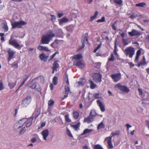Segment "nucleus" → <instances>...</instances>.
I'll list each match as a JSON object with an SVG mask.
<instances>
[{
    "mask_svg": "<svg viewBox=\"0 0 149 149\" xmlns=\"http://www.w3.org/2000/svg\"><path fill=\"white\" fill-rule=\"evenodd\" d=\"M41 133L43 136V139L45 140H46L47 137L49 133V131L48 130L46 129L43 130L42 132Z\"/></svg>",
    "mask_w": 149,
    "mask_h": 149,
    "instance_id": "17",
    "label": "nucleus"
},
{
    "mask_svg": "<svg viewBox=\"0 0 149 149\" xmlns=\"http://www.w3.org/2000/svg\"><path fill=\"white\" fill-rule=\"evenodd\" d=\"M58 61H55L52 65V68L55 69L56 71H57V69L59 67V64L57 63Z\"/></svg>",
    "mask_w": 149,
    "mask_h": 149,
    "instance_id": "28",
    "label": "nucleus"
},
{
    "mask_svg": "<svg viewBox=\"0 0 149 149\" xmlns=\"http://www.w3.org/2000/svg\"><path fill=\"white\" fill-rule=\"evenodd\" d=\"M63 15V13H58L57 14V17L58 18H61Z\"/></svg>",
    "mask_w": 149,
    "mask_h": 149,
    "instance_id": "64",
    "label": "nucleus"
},
{
    "mask_svg": "<svg viewBox=\"0 0 149 149\" xmlns=\"http://www.w3.org/2000/svg\"><path fill=\"white\" fill-rule=\"evenodd\" d=\"M56 37L63 38L64 36L62 30L61 29H58L56 31Z\"/></svg>",
    "mask_w": 149,
    "mask_h": 149,
    "instance_id": "16",
    "label": "nucleus"
},
{
    "mask_svg": "<svg viewBox=\"0 0 149 149\" xmlns=\"http://www.w3.org/2000/svg\"><path fill=\"white\" fill-rule=\"evenodd\" d=\"M128 34L131 37L135 36H140L141 35L140 32L134 29H132L131 31L129 32Z\"/></svg>",
    "mask_w": 149,
    "mask_h": 149,
    "instance_id": "12",
    "label": "nucleus"
},
{
    "mask_svg": "<svg viewBox=\"0 0 149 149\" xmlns=\"http://www.w3.org/2000/svg\"><path fill=\"white\" fill-rule=\"evenodd\" d=\"M54 101L52 100H50L48 101V107L52 106L54 104Z\"/></svg>",
    "mask_w": 149,
    "mask_h": 149,
    "instance_id": "44",
    "label": "nucleus"
},
{
    "mask_svg": "<svg viewBox=\"0 0 149 149\" xmlns=\"http://www.w3.org/2000/svg\"><path fill=\"white\" fill-rule=\"evenodd\" d=\"M45 123L44 122H42L40 125V127H38V129H40V128H42L43 127L45 126Z\"/></svg>",
    "mask_w": 149,
    "mask_h": 149,
    "instance_id": "62",
    "label": "nucleus"
},
{
    "mask_svg": "<svg viewBox=\"0 0 149 149\" xmlns=\"http://www.w3.org/2000/svg\"><path fill=\"white\" fill-rule=\"evenodd\" d=\"M50 16L52 17L51 20L53 22H54L56 20V16L55 15H51Z\"/></svg>",
    "mask_w": 149,
    "mask_h": 149,
    "instance_id": "55",
    "label": "nucleus"
},
{
    "mask_svg": "<svg viewBox=\"0 0 149 149\" xmlns=\"http://www.w3.org/2000/svg\"><path fill=\"white\" fill-rule=\"evenodd\" d=\"M32 97L30 95H28L22 101V105L23 107L27 106L31 101Z\"/></svg>",
    "mask_w": 149,
    "mask_h": 149,
    "instance_id": "4",
    "label": "nucleus"
},
{
    "mask_svg": "<svg viewBox=\"0 0 149 149\" xmlns=\"http://www.w3.org/2000/svg\"><path fill=\"white\" fill-rule=\"evenodd\" d=\"M97 104L100 107L101 111L102 112H104L105 111L104 105L103 104L101 101L100 100H97Z\"/></svg>",
    "mask_w": 149,
    "mask_h": 149,
    "instance_id": "14",
    "label": "nucleus"
},
{
    "mask_svg": "<svg viewBox=\"0 0 149 149\" xmlns=\"http://www.w3.org/2000/svg\"><path fill=\"white\" fill-rule=\"evenodd\" d=\"M138 90L139 92V95H142L143 92H142V90L141 89L139 88L138 89Z\"/></svg>",
    "mask_w": 149,
    "mask_h": 149,
    "instance_id": "63",
    "label": "nucleus"
},
{
    "mask_svg": "<svg viewBox=\"0 0 149 149\" xmlns=\"http://www.w3.org/2000/svg\"><path fill=\"white\" fill-rule=\"evenodd\" d=\"M105 21V18L104 17H102L101 19H99L97 21V22H103Z\"/></svg>",
    "mask_w": 149,
    "mask_h": 149,
    "instance_id": "48",
    "label": "nucleus"
},
{
    "mask_svg": "<svg viewBox=\"0 0 149 149\" xmlns=\"http://www.w3.org/2000/svg\"><path fill=\"white\" fill-rule=\"evenodd\" d=\"M65 120L67 123H69L71 122V120L69 118V115H66L65 116Z\"/></svg>",
    "mask_w": 149,
    "mask_h": 149,
    "instance_id": "45",
    "label": "nucleus"
},
{
    "mask_svg": "<svg viewBox=\"0 0 149 149\" xmlns=\"http://www.w3.org/2000/svg\"><path fill=\"white\" fill-rule=\"evenodd\" d=\"M69 21L68 19L65 17H63L59 20V23L60 25H61L64 23L66 22Z\"/></svg>",
    "mask_w": 149,
    "mask_h": 149,
    "instance_id": "22",
    "label": "nucleus"
},
{
    "mask_svg": "<svg viewBox=\"0 0 149 149\" xmlns=\"http://www.w3.org/2000/svg\"><path fill=\"white\" fill-rule=\"evenodd\" d=\"M65 93L69 94L70 91V88L67 86H65Z\"/></svg>",
    "mask_w": 149,
    "mask_h": 149,
    "instance_id": "41",
    "label": "nucleus"
},
{
    "mask_svg": "<svg viewBox=\"0 0 149 149\" xmlns=\"http://www.w3.org/2000/svg\"><path fill=\"white\" fill-rule=\"evenodd\" d=\"M58 81L57 77L55 76L53 78L52 82L54 85H56L57 84Z\"/></svg>",
    "mask_w": 149,
    "mask_h": 149,
    "instance_id": "37",
    "label": "nucleus"
},
{
    "mask_svg": "<svg viewBox=\"0 0 149 149\" xmlns=\"http://www.w3.org/2000/svg\"><path fill=\"white\" fill-rule=\"evenodd\" d=\"M22 127L19 124V123L18 122V123H16L15 124L14 127V128L15 130H17Z\"/></svg>",
    "mask_w": 149,
    "mask_h": 149,
    "instance_id": "33",
    "label": "nucleus"
},
{
    "mask_svg": "<svg viewBox=\"0 0 149 149\" xmlns=\"http://www.w3.org/2000/svg\"><path fill=\"white\" fill-rule=\"evenodd\" d=\"M117 40L116 39L115 40L114 42V53L115 54V55H118V54L117 52L116 49H117Z\"/></svg>",
    "mask_w": 149,
    "mask_h": 149,
    "instance_id": "34",
    "label": "nucleus"
},
{
    "mask_svg": "<svg viewBox=\"0 0 149 149\" xmlns=\"http://www.w3.org/2000/svg\"><path fill=\"white\" fill-rule=\"evenodd\" d=\"M114 2L115 3L120 5H121L123 3L122 0H114Z\"/></svg>",
    "mask_w": 149,
    "mask_h": 149,
    "instance_id": "47",
    "label": "nucleus"
},
{
    "mask_svg": "<svg viewBox=\"0 0 149 149\" xmlns=\"http://www.w3.org/2000/svg\"><path fill=\"white\" fill-rule=\"evenodd\" d=\"M80 123L79 122L77 124L75 125H71V126L75 130L77 131L78 129L80 127Z\"/></svg>",
    "mask_w": 149,
    "mask_h": 149,
    "instance_id": "35",
    "label": "nucleus"
},
{
    "mask_svg": "<svg viewBox=\"0 0 149 149\" xmlns=\"http://www.w3.org/2000/svg\"><path fill=\"white\" fill-rule=\"evenodd\" d=\"M116 22L117 21H116L114 23H113L111 26L112 29L114 30H116V26H115V24L116 23Z\"/></svg>",
    "mask_w": 149,
    "mask_h": 149,
    "instance_id": "52",
    "label": "nucleus"
},
{
    "mask_svg": "<svg viewBox=\"0 0 149 149\" xmlns=\"http://www.w3.org/2000/svg\"><path fill=\"white\" fill-rule=\"evenodd\" d=\"M55 35L52 31H51L49 34L43 35L42 37L41 42L42 44H48Z\"/></svg>",
    "mask_w": 149,
    "mask_h": 149,
    "instance_id": "1",
    "label": "nucleus"
},
{
    "mask_svg": "<svg viewBox=\"0 0 149 149\" xmlns=\"http://www.w3.org/2000/svg\"><path fill=\"white\" fill-rule=\"evenodd\" d=\"M74 27L73 26L71 25L66 27V30L70 32H72L74 29Z\"/></svg>",
    "mask_w": 149,
    "mask_h": 149,
    "instance_id": "38",
    "label": "nucleus"
},
{
    "mask_svg": "<svg viewBox=\"0 0 149 149\" xmlns=\"http://www.w3.org/2000/svg\"><path fill=\"white\" fill-rule=\"evenodd\" d=\"M67 134L70 137H72L73 136L70 132V131L68 129L67 131Z\"/></svg>",
    "mask_w": 149,
    "mask_h": 149,
    "instance_id": "56",
    "label": "nucleus"
},
{
    "mask_svg": "<svg viewBox=\"0 0 149 149\" xmlns=\"http://www.w3.org/2000/svg\"><path fill=\"white\" fill-rule=\"evenodd\" d=\"M47 57L48 56H46V55L43 53H42L39 55L40 59L45 62L47 61Z\"/></svg>",
    "mask_w": 149,
    "mask_h": 149,
    "instance_id": "19",
    "label": "nucleus"
},
{
    "mask_svg": "<svg viewBox=\"0 0 149 149\" xmlns=\"http://www.w3.org/2000/svg\"><path fill=\"white\" fill-rule=\"evenodd\" d=\"M115 59V58L113 56V53H112L111 54V57L108 60L109 61H113L114 59Z\"/></svg>",
    "mask_w": 149,
    "mask_h": 149,
    "instance_id": "50",
    "label": "nucleus"
},
{
    "mask_svg": "<svg viewBox=\"0 0 149 149\" xmlns=\"http://www.w3.org/2000/svg\"><path fill=\"white\" fill-rule=\"evenodd\" d=\"M102 75L100 73H95L93 76V80L96 83H100L102 81Z\"/></svg>",
    "mask_w": 149,
    "mask_h": 149,
    "instance_id": "9",
    "label": "nucleus"
},
{
    "mask_svg": "<svg viewBox=\"0 0 149 149\" xmlns=\"http://www.w3.org/2000/svg\"><path fill=\"white\" fill-rule=\"evenodd\" d=\"M3 29L6 31H7L8 29V28L7 26V23H3Z\"/></svg>",
    "mask_w": 149,
    "mask_h": 149,
    "instance_id": "43",
    "label": "nucleus"
},
{
    "mask_svg": "<svg viewBox=\"0 0 149 149\" xmlns=\"http://www.w3.org/2000/svg\"><path fill=\"white\" fill-rule=\"evenodd\" d=\"M101 63L100 62H98L95 63V67L97 69L100 68L101 66Z\"/></svg>",
    "mask_w": 149,
    "mask_h": 149,
    "instance_id": "49",
    "label": "nucleus"
},
{
    "mask_svg": "<svg viewBox=\"0 0 149 149\" xmlns=\"http://www.w3.org/2000/svg\"><path fill=\"white\" fill-rule=\"evenodd\" d=\"M65 77L64 80L65 81L66 83L68 85H69V82L68 77V75L67 74V72H65Z\"/></svg>",
    "mask_w": 149,
    "mask_h": 149,
    "instance_id": "36",
    "label": "nucleus"
},
{
    "mask_svg": "<svg viewBox=\"0 0 149 149\" xmlns=\"http://www.w3.org/2000/svg\"><path fill=\"white\" fill-rule=\"evenodd\" d=\"M11 66L12 67L15 66L16 68H18V65L17 63H13L11 65Z\"/></svg>",
    "mask_w": 149,
    "mask_h": 149,
    "instance_id": "58",
    "label": "nucleus"
},
{
    "mask_svg": "<svg viewBox=\"0 0 149 149\" xmlns=\"http://www.w3.org/2000/svg\"><path fill=\"white\" fill-rule=\"evenodd\" d=\"M94 96L95 98L98 99L99 98V94L98 93H96L94 94Z\"/></svg>",
    "mask_w": 149,
    "mask_h": 149,
    "instance_id": "61",
    "label": "nucleus"
},
{
    "mask_svg": "<svg viewBox=\"0 0 149 149\" xmlns=\"http://www.w3.org/2000/svg\"><path fill=\"white\" fill-rule=\"evenodd\" d=\"M88 33H86L84 34V37L83 39L81 40V42H82V45L80 47V49H81L83 48L85 46V44L84 42L85 41H86L87 44L89 43V42L88 40Z\"/></svg>",
    "mask_w": 149,
    "mask_h": 149,
    "instance_id": "8",
    "label": "nucleus"
},
{
    "mask_svg": "<svg viewBox=\"0 0 149 149\" xmlns=\"http://www.w3.org/2000/svg\"><path fill=\"white\" fill-rule=\"evenodd\" d=\"M116 86L118 88L123 92L128 93L130 91V89L127 86H122L120 84H117Z\"/></svg>",
    "mask_w": 149,
    "mask_h": 149,
    "instance_id": "7",
    "label": "nucleus"
},
{
    "mask_svg": "<svg viewBox=\"0 0 149 149\" xmlns=\"http://www.w3.org/2000/svg\"><path fill=\"white\" fill-rule=\"evenodd\" d=\"M17 81H16L14 82L10 81L8 83V85L10 89L13 88L16 85Z\"/></svg>",
    "mask_w": 149,
    "mask_h": 149,
    "instance_id": "27",
    "label": "nucleus"
},
{
    "mask_svg": "<svg viewBox=\"0 0 149 149\" xmlns=\"http://www.w3.org/2000/svg\"><path fill=\"white\" fill-rule=\"evenodd\" d=\"M98 14V12L96 11L94 15L93 16H91V18L89 20V21L90 22H92V21H93L94 19H95L97 16Z\"/></svg>",
    "mask_w": 149,
    "mask_h": 149,
    "instance_id": "29",
    "label": "nucleus"
},
{
    "mask_svg": "<svg viewBox=\"0 0 149 149\" xmlns=\"http://www.w3.org/2000/svg\"><path fill=\"white\" fill-rule=\"evenodd\" d=\"M26 128L25 127L22 128L20 130V131L19 132V135H21L24 133L26 131Z\"/></svg>",
    "mask_w": 149,
    "mask_h": 149,
    "instance_id": "46",
    "label": "nucleus"
},
{
    "mask_svg": "<svg viewBox=\"0 0 149 149\" xmlns=\"http://www.w3.org/2000/svg\"><path fill=\"white\" fill-rule=\"evenodd\" d=\"M94 120V118L89 115L87 117L84 118V122H86L88 123H90L92 122Z\"/></svg>",
    "mask_w": 149,
    "mask_h": 149,
    "instance_id": "15",
    "label": "nucleus"
},
{
    "mask_svg": "<svg viewBox=\"0 0 149 149\" xmlns=\"http://www.w3.org/2000/svg\"><path fill=\"white\" fill-rule=\"evenodd\" d=\"M33 83L31 85L29 86L28 87L29 88H31V89L33 90L36 89V91L39 92L40 94H41L42 88L41 86L38 85V87L36 88L37 85V82L36 81L34 82L32 81Z\"/></svg>",
    "mask_w": 149,
    "mask_h": 149,
    "instance_id": "5",
    "label": "nucleus"
},
{
    "mask_svg": "<svg viewBox=\"0 0 149 149\" xmlns=\"http://www.w3.org/2000/svg\"><path fill=\"white\" fill-rule=\"evenodd\" d=\"M93 149H104L101 145L99 144H97L94 146Z\"/></svg>",
    "mask_w": 149,
    "mask_h": 149,
    "instance_id": "42",
    "label": "nucleus"
},
{
    "mask_svg": "<svg viewBox=\"0 0 149 149\" xmlns=\"http://www.w3.org/2000/svg\"><path fill=\"white\" fill-rule=\"evenodd\" d=\"M38 49L40 50H43L46 52L49 51L47 47H44L42 46H39L38 48Z\"/></svg>",
    "mask_w": 149,
    "mask_h": 149,
    "instance_id": "24",
    "label": "nucleus"
},
{
    "mask_svg": "<svg viewBox=\"0 0 149 149\" xmlns=\"http://www.w3.org/2000/svg\"><path fill=\"white\" fill-rule=\"evenodd\" d=\"M141 62L143 63V65H145L146 64V58L144 56H143V59H142Z\"/></svg>",
    "mask_w": 149,
    "mask_h": 149,
    "instance_id": "51",
    "label": "nucleus"
},
{
    "mask_svg": "<svg viewBox=\"0 0 149 149\" xmlns=\"http://www.w3.org/2000/svg\"><path fill=\"white\" fill-rule=\"evenodd\" d=\"M9 44L19 50L21 49L22 47L17 42V40H11V39H10L9 41Z\"/></svg>",
    "mask_w": 149,
    "mask_h": 149,
    "instance_id": "6",
    "label": "nucleus"
},
{
    "mask_svg": "<svg viewBox=\"0 0 149 149\" xmlns=\"http://www.w3.org/2000/svg\"><path fill=\"white\" fill-rule=\"evenodd\" d=\"M124 53L126 56H128L129 58H131L134 54V49L131 47H127L124 50Z\"/></svg>",
    "mask_w": 149,
    "mask_h": 149,
    "instance_id": "2",
    "label": "nucleus"
},
{
    "mask_svg": "<svg viewBox=\"0 0 149 149\" xmlns=\"http://www.w3.org/2000/svg\"><path fill=\"white\" fill-rule=\"evenodd\" d=\"M7 52L8 55V62H9L13 58V57L15 52H14L13 50L9 49L8 50Z\"/></svg>",
    "mask_w": 149,
    "mask_h": 149,
    "instance_id": "13",
    "label": "nucleus"
},
{
    "mask_svg": "<svg viewBox=\"0 0 149 149\" xmlns=\"http://www.w3.org/2000/svg\"><path fill=\"white\" fill-rule=\"evenodd\" d=\"M141 48L136 53V56L134 60L135 62H137L139 59V57L141 54Z\"/></svg>",
    "mask_w": 149,
    "mask_h": 149,
    "instance_id": "20",
    "label": "nucleus"
},
{
    "mask_svg": "<svg viewBox=\"0 0 149 149\" xmlns=\"http://www.w3.org/2000/svg\"><path fill=\"white\" fill-rule=\"evenodd\" d=\"M146 5V3L144 2L139 3L136 4V6L137 7H143Z\"/></svg>",
    "mask_w": 149,
    "mask_h": 149,
    "instance_id": "40",
    "label": "nucleus"
},
{
    "mask_svg": "<svg viewBox=\"0 0 149 149\" xmlns=\"http://www.w3.org/2000/svg\"><path fill=\"white\" fill-rule=\"evenodd\" d=\"M82 58V55L80 54L74 55L72 57L73 59H75L76 60L81 59Z\"/></svg>",
    "mask_w": 149,
    "mask_h": 149,
    "instance_id": "25",
    "label": "nucleus"
},
{
    "mask_svg": "<svg viewBox=\"0 0 149 149\" xmlns=\"http://www.w3.org/2000/svg\"><path fill=\"white\" fill-rule=\"evenodd\" d=\"M28 120V119L26 118H23L20 119L18 121L19 124L22 127L24 125Z\"/></svg>",
    "mask_w": 149,
    "mask_h": 149,
    "instance_id": "18",
    "label": "nucleus"
},
{
    "mask_svg": "<svg viewBox=\"0 0 149 149\" xmlns=\"http://www.w3.org/2000/svg\"><path fill=\"white\" fill-rule=\"evenodd\" d=\"M105 127V125L103 123V121L99 124L97 126V130H99L101 129H104Z\"/></svg>",
    "mask_w": 149,
    "mask_h": 149,
    "instance_id": "30",
    "label": "nucleus"
},
{
    "mask_svg": "<svg viewBox=\"0 0 149 149\" xmlns=\"http://www.w3.org/2000/svg\"><path fill=\"white\" fill-rule=\"evenodd\" d=\"M26 24V23L23 20H20L19 22L15 21L13 22H11V25L12 28L13 29L16 28H21L22 26Z\"/></svg>",
    "mask_w": 149,
    "mask_h": 149,
    "instance_id": "3",
    "label": "nucleus"
},
{
    "mask_svg": "<svg viewBox=\"0 0 149 149\" xmlns=\"http://www.w3.org/2000/svg\"><path fill=\"white\" fill-rule=\"evenodd\" d=\"M74 65L78 67L81 69H82L85 67V64L82 61L76 60L74 62Z\"/></svg>",
    "mask_w": 149,
    "mask_h": 149,
    "instance_id": "10",
    "label": "nucleus"
},
{
    "mask_svg": "<svg viewBox=\"0 0 149 149\" xmlns=\"http://www.w3.org/2000/svg\"><path fill=\"white\" fill-rule=\"evenodd\" d=\"M73 115L74 118L75 119H77L78 118L79 116V112L77 111H74L73 112Z\"/></svg>",
    "mask_w": 149,
    "mask_h": 149,
    "instance_id": "32",
    "label": "nucleus"
},
{
    "mask_svg": "<svg viewBox=\"0 0 149 149\" xmlns=\"http://www.w3.org/2000/svg\"><path fill=\"white\" fill-rule=\"evenodd\" d=\"M93 131V130L92 129H89L88 128L85 129L83 133L81 134V136L83 135L86 134H88L91 132Z\"/></svg>",
    "mask_w": 149,
    "mask_h": 149,
    "instance_id": "23",
    "label": "nucleus"
},
{
    "mask_svg": "<svg viewBox=\"0 0 149 149\" xmlns=\"http://www.w3.org/2000/svg\"><path fill=\"white\" fill-rule=\"evenodd\" d=\"M123 43L124 44V45L125 46L127 45L128 44V43L127 42V41L124 39H123Z\"/></svg>",
    "mask_w": 149,
    "mask_h": 149,
    "instance_id": "57",
    "label": "nucleus"
},
{
    "mask_svg": "<svg viewBox=\"0 0 149 149\" xmlns=\"http://www.w3.org/2000/svg\"><path fill=\"white\" fill-rule=\"evenodd\" d=\"M111 77L115 82H117L121 78V75L120 73H116L112 74Z\"/></svg>",
    "mask_w": 149,
    "mask_h": 149,
    "instance_id": "11",
    "label": "nucleus"
},
{
    "mask_svg": "<svg viewBox=\"0 0 149 149\" xmlns=\"http://www.w3.org/2000/svg\"><path fill=\"white\" fill-rule=\"evenodd\" d=\"M30 75H25V77L23 79V80L25 82L29 78V77Z\"/></svg>",
    "mask_w": 149,
    "mask_h": 149,
    "instance_id": "59",
    "label": "nucleus"
},
{
    "mask_svg": "<svg viewBox=\"0 0 149 149\" xmlns=\"http://www.w3.org/2000/svg\"><path fill=\"white\" fill-rule=\"evenodd\" d=\"M89 115L92 117H93L97 115L95 110H92L90 112Z\"/></svg>",
    "mask_w": 149,
    "mask_h": 149,
    "instance_id": "39",
    "label": "nucleus"
},
{
    "mask_svg": "<svg viewBox=\"0 0 149 149\" xmlns=\"http://www.w3.org/2000/svg\"><path fill=\"white\" fill-rule=\"evenodd\" d=\"M107 143L109 148H113L111 141V137H110L109 138H108V139L107 140Z\"/></svg>",
    "mask_w": 149,
    "mask_h": 149,
    "instance_id": "21",
    "label": "nucleus"
},
{
    "mask_svg": "<svg viewBox=\"0 0 149 149\" xmlns=\"http://www.w3.org/2000/svg\"><path fill=\"white\" fill-rule=\"evenodd\" d=\"M40 113V110H38L36 113H35V119L36 118L39 116V115Z\"/></svg>",
    "mask_w": 149,
    "mask_h": 149,
    "instance_id": "54",
    "label": "nucleus"
},
{
    "mask_svg": "<svg viewBox=\"0 0 149 149\" xmlns=\"http://www.w3.org/2000/svg\"><path fill=\"white\" fill-rule=\"evenodd\" d=\"M89 83L90 85V87L92 89H93L95 88V87L96 86V84H95L93 81H92L91 80H89Z\"/></svg>",
    "mask_w": 149,
    "mask_h": 149,
    "instance_id": "31",
    "label": "nucleus"
},
{
    "mask_svg": "<svg viewBox=\"0 0 149 149\" xmlns=\"http://www.w3.org/2000/svg\"><path fill=\"white\" fill-rule=\"evenodd\" d=\"M51 46L53 48H56L57 47V45L54 42L51 44Z\"/></svg>",
    "mask_w": 149,
    "mask_h": 149,
    "instance_id": "53",
    "label": "nucleus"
},
{
    "mask_svg": "<svg viewBox=\"0 0 149 149\" xmlns=\"http://www.w3.org/2000/svg\"><path fill=\"white\" fill-rule=\"evenodd\" d=\"M4 88L2 82L1 81L0 82V91L3 90Z\"/></svg>",
    "mask_w": 149,
    "mask_h": 149,
    "instance_id": "60",
    "label": "nucleus"
},
{
    "mask_svg": "<svg viewBox=\"0 0 149 149\" xmlns=\"http://www.w3.org/2000/svg\"><path fill=\"white\" fill-rule=\"evenodd\" d=\"M33 119V117H30L28 120L29 121L27 123L26 125V127H28L31 125L32 123V121Z\"/></svg>",
    "mask_w": 149,
    "mask_h": 149,
    "instance_id": "26",
    "label": "nucleus"
}]
</instances>
